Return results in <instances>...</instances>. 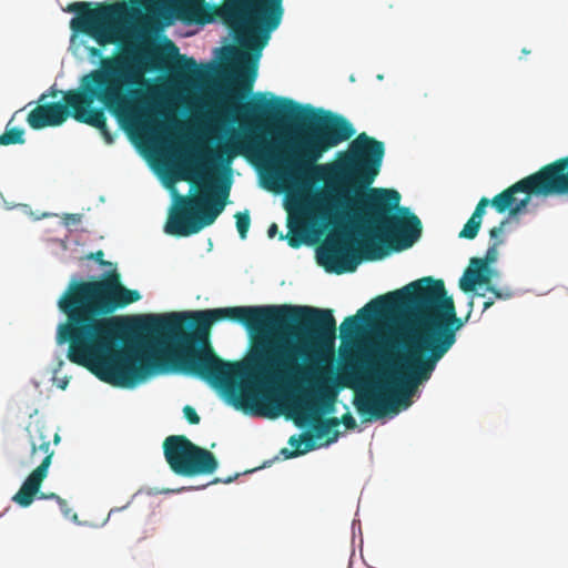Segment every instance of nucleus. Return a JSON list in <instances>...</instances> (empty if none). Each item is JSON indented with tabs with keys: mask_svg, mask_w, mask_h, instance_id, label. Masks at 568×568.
<instances>
[{
	"mask_svg": "<svg viewBox=\"0 0 568 568\" xmlns=\"http://www.w3.org/2000/svg\"><path fill=\"white\" fill-rule=\"evenodd\" d=\"M141 295L121 283L116 271L94 281H71L58 301L67 321L58 326L57 342L69 343L68 358L100 381L133 388L148 378L181 372L211 386L234 388L245 366L220 358L210 344L212 325L233 321L246 328L283 326L305 308L231 306L149 315L128 324L111 316Z\"/></svg>",
	"mask_w": 568,
	"mask_h": 568,
	"instance_id": "f257e3e1",
	"label": "nucleus"
},
{
	"mask_svg": "<svg viewBox=\"0 0 568 568\" xmlns=\"http://www.w3.org/2000/svg\"><path fill=\"white\" fill-rule=\"evenodd\" d=\"M235 110L257 122L294 121L301 124L298 139L293 146L277 150L263 134L244 132L220 145L213 160L230 163L235 156L244 155L273 161L283 179L302 191L294 203L300 217L315 216L334 225L344 220L354 221L363 229V239L358 243L361 251L354 248L346 233L329 236L318 248V263L327 272H354L362 258L382 260L389 252L409 248L420 237V220L408 207L399 205L400 194L396 190L371 189L354 197L335 189L308 193L314 183L324 178L325 166L316 162L325 152L355 134L352 123L343 115L311 105L302 106L286 98L267 101L263 93Z\"/></svg>",
	"mask_w": 568,
	"mask_h": 568,
	"instance_id": "f03ea898",
	"label": "nucleus"
},
{
	"mask_svg": "<svg viewBox=\"0 0 568 568\" xmlns=\"http://www.w3.org/2000/svg\"><path fill=\"white\" fill-rule=\"evenodd\" d=\"M406 313L412 321L403 341V351L390 362L381 356L382 368L364 358L351 359L349 364L363 363L369 373L378 377L375 390L355 398V407L363 416L382 418L387 413H398L399 406L410 405L417 387L430 379L437 363L456 343L457 332L465 321L457 316L453 297L447 295L443 280L430 276L410 282L368 302L357 315L346 317L339 326L342 337H354L361 331V318L390 316Z\"/></svg>",
	"mask_w": 568,
	"mask_h": 568,
	"instance_id": "7ed1b4c3",
	"label": "nucleus"
},
{
	"mask_svg": "<svg viewBox=\"0 0 568 568\" xmlns=\"http://www.w3.org/2000/svg\"><path fill=\"white\" fill-rule=\"evenodd\" d=\"M285 307L306 308L294 313L283 326L248 328L253 332L243 376L234 378V388L213 386L230 397L244 393L254 384L262 388H271L275 383L291 379L305 369L303 363L315 361L308 366L313 372L312 390L294 403L298 415V426L308 425L317 438H326L329 445L339 437L337 427L339 418H322V414H332L335 409L338 390L352 387L354 383L364 381L369 373L363 363L349 364L336 376L331 367L333 348L336 339V321L329 308L311 306L284 305Z\"/></svg>",
	"mask_w": 568,
	"mask_h": 568,
	"instance_id": "20e7f679",
	"label": "nucleus"
},
{
	"mask_svg": "<svg viewBox=\"0 0 568 568\" xmlns=\"http://www.w3.org/2000/svg\"><path fill=\"white\" fill-rule=\"evenodd\" d=\"M146 54L135 45H128L120 55L102 58L100 68L82 77L80 89L69 90L61 102L41 103L31 110L27 122L33 130L59 126L71 115L75 121L100 131L106 143L113 138L106 125L104 109L92 108L99 101L122 124L141 136L158 132V114L143 84Z\"/></svg>",
	"mask_w": 568,
	"mask_h": 568,
	"instance_id": "39448f33",
	"label": "nucleus"
},
{
	"mask_svg": "<svg viewBox=\"0 0 568 568\" xmlns=\"http://www.w3.org/2000/svg\"><path fill=\"white\" fill-rule=\"evenodd\" d=\"M174 11L187 23L205 24L219 16L239 43L257 57L284 13L283 0H179Z\"/></svg>",
	"mask_w": 568,
	"mask_h": 568,
	"instance_id": "423d86ee",
	"label": "nucleus"
},
{
	"mask_svg": "<svg viewBox=\"0 0 568 568\" xmlns=\"http://www.w3.org/2000/svg\"><path fill=\"white\" fill-rule=\"evenodd\" d=\"M203 179V190L194 196H179L178 207L170 215L165 232L170 235L186 237L199 233L213 224L226 206L231 183L223 182L213 189L211 176L193 170Z\"/></svg>",
	"mask_w": 568,
	"mask_h": 568,
	"instance_id": "0eeeda50",
	"label": "nucleus"
},
{
	"mask_svg": "<svg viewBox=\"0 0 568 568\" xmlns=\"http://www.w3.org/2000/svg\"><path fill=\"white\" fill-rule=\"evenodd\" d=\"M568 194V155L542 166L537 172L519 180L490 200L498 213L516 215L529 203L530 195Z\"/></svg>",
	"mask_w": 568,
	"mask_h": 568,
	"instance_id": "6e6552de",
	"label": "nucleus"
},
{
	"mask_svg": "<svg viewBox=\"0 0 568 568\" xmlns=\"http://www.w3.org/2000/svg\"><path fill=\"white\" fill-rule=\"evenodd\" d=\"M91 2H72L67 11L74 12L70 21V29L74 34H85L92 38L100 47L122 42L128 7L124 2L98 3L95 8Z\"/></svg>",
	"mask_w": 568,
	"mask_h": 568,
	"instance_id": "1a4fd4ad",
	"label": "nucleus"
},
{
	"mask_svg": "<svg viewBox=\"0 0 568 568\" xmlns=\"http://www.w3.org/2000/svg\"><path fill=\"white\" fill-rule=\"evenodd\" d=\"M385 145L365 132L359 133L349 144L338 162L343 178L352 185L369 186L379 174Z\"/></svg>",
	"mask_w": 568,
	"mask_h": 568,
	"instance_id": "9d476101",
	"label": "nucleus"
},
{
	"mask_svg": "<svg viewBox=\"0 0 568 568\" xmlns=\"http://www.w3.org/2000/svg\"><path fill=\"white\" fill-rule=\"evenodd\" d=\"M29 443L31 446L30 463L40 464L29 474L12 500L21 507H29L37 497L41 484L47 478L54 452L51 449V436L55 445L60 442L58 433H52L51 427L37 419L27 426Z\"/></svg>",
	"mask_w": 568,
	"mask_h": 568,
	"instance_id": "9b49d317",
	"label": "nucleus"
},
{
	"mask_svg": "<svg viewBox=\"0 0 568 568\" xmlns=\"http://www.w3.org/2000/svg\"><path fill=\"white\" fill-rule=\"evenodd\" d=\"M163 453L172 471L180 476L213 474L219 466L213 453L192 443L184 435H171L163 442Z\"/></svg>",
	"mask_w": 568,
	"mask_h": 568,
	"instance_id": "f8f14e48",
	"label": "nucleus"
},
{
	"mask_svg": "<svg viewBox=\"0 0 568 568\" xmlns=\"http://www.w3.org/2000/svg\"><path fill=\"white\" fill-rule=\"evenodd\" d=\"M491 275L479 265H470L465 270L464 275L459 280V287L465 293L473 292L477 285H485L486 291L490 292L497 300H509L514 296V292L506 287L499 290L491 285Z\"/></svg>",
	"mask_w": 568,
	"mask_h": 568,
	"instance_id": "ddd939ff",
	"label": "nucleus"
},
{
	"mask_svg": "<svg viewBox=\"0 0 568 568\" xmlns=\"http://www.w3.org/2000/svg\"><path fill=\"white\" fill-rule=\"evenodd\" d=\"M225 60L241 69L240 73V87L244 92H250L253 87V82L256 78L257 67L256 63H251L250 57L246 52L241 51L234 47L225 49Z\"/></svg>",
	"mask_w": 568,
	"mask_h": 568,
	"instance_id": "4468645a",
	"label": "nucleus"
},
{
	"mask_svg": "<svg viewBox=\"0 0 568 568\" xmlns=\"http://www.w3.org/2000/svg\"><path fill=\"white\" fill-rule=\"evenodd\" d=\"M288 444L295 449L288 450L287 448H283L281 453L284 454L286 458H292L306 454L316 447L314 443V436L310 434H304L301 436H291L288 439Z\"/></svg>",
	"mask_w": 568,
	"mask_h": 568,
	"instance_id": "2eb2a0df",
	"label": "nucleus"
},
{
	"mask_svg": "<svg viewBox=\"0 0 568 568\" xmlns=\"http://www.w3.org/2000/svg\"><path fill=\"white\" fill-rule=\"evenodd\" d=\"M503 243V241H494L486 251L484 257H471L470 265H479L481 268L487 271L490 275L493 274V270L490 268V264L495 263L498 257V246Z\"/></svg>",
	"mask_w": 568,
	"mask_h": 568,
	"instance_id": "dca6fc26",
	"label": "nucleus"
},
{
	"mask_svg": "<svg viewBox=\"0 0 568 568\" xmlns=\"http://www.w3.org/2000/svg\"><path fill=\"white\" fill-rule=\"evenodd\" d=\"M288 233L284 235H280L281 240L286 239L288 245L293 248H298L305 242V230L303 226L297 225V222H294L291 217L288 219Z\"/></svg>",
	"mask_w": 568,
	"mask_h": 568,
	"instance_id": "f3484780",
	"label": "nucleus"
},
{
	"mask_svg": "<svg viewBox=\"0 0 568 568\" xmlns=\"http://www.w3.org/2000/svg\"><path fill=\"white\" fill-rule=\"evenodd\" d=\"M176 70L179 73L189 77H199L200 70L196 61L193 58L185 55H178Z\"/></svg>",
	"mask_w": 568,
	"mask_h": 568,
	"instance_id": "a211bd4d",
	"label": "nucleus"
},
{
	"mask_svg": "<svg viewBox=\"0 0 568 568\" xmlns=\"http://www.w3.org/2000/svg\"><path fill=\"white\" fill-rule=\"evenodd\" d=\"M24 130L21 128L8 129L0 135V145L22 144L24 142Z\"/></svg>",
	"mask_w": 568,
	"mask_h": 568,
	"instance_id": "6ab92c4d",
	"label": "nucleus"
},
{
	"mask_svg": "<svg viewBox=\"0 0 568 568\" xmlns=\"http://www.w3.org/2000/svg\"><path fill=\"white\" fill-rule=\"evenodd\" d=\"M481 222L470 216L463 230L459 232V237L473 240L477 236Z\"/></svg>",
	"mask_w": 568,
	"mask_h": 568,
	"instance_id": "aec40b11",
	"label": "nucleus"
},
{
	"mask_svg": "<svg viewBox=\"0 0 568 568\" xmlns=\"http://www.w3.org/2000/svg\"><path fill=\"white\" fill-rule=\"evenodd\" d=\"M234 217L236 220V229L241 239H246L251 224L248 211L246 210L244 212H237Z\"/></svg>",
	"mask_w": 568,
	"mask_h": 568,
	"instance_id": "412c9836",
	"label": "nucleus"
},
{
	"mask_svg": "<svg viewBox=\"0 0 568 568\" xmlns=\"http://www.w3.org/2000/svg\"><path fill=\"white\" fill-rule=\"evenodd\" d=\"M490 204V200L487 197H481L479 202L477 203L475 211L473 212L471 216L475 217L478 221H483V216L485 214L486 207Z\"/></svg>",
	"mask_w": 568,
	"mask_h": 568,
	"instance_id": "4be33fe9",
	"label": "nucleus"
},
{
	"mask_svg": "<svg viewBox=\"0 0 568 568\" xmlns=\"http://www.w3.org/2000/svg\"><path fill=\"white\" fill-rule=\"evenodd\" d=\"M183 414L186 420L192 424L196 425L200 423V416L197 415L196 410L192 406H184Z\"/></svg>",
	"mask_w": 568,
	"mask_h": 568,
	"instance_id": "5701e85b",
	"label": "nucleus"
},
{
	"mask_svg": "<svg viewBox=\"0 0 568 568\" xmlns=\"http://www.w3.org/2000/svg\"><path fill=\"white\" fill-rule=\"evenodd\" d=\"M58 505H59V507H60V510L62 511V514H63L65 517H72V519H73L74 521H77V520H78V515H77V514H72V515H71L72 509L69 507L68 501H67L65 499L60 498V499L58 500Z\"/></svg>",
	"mask_w": 568,
	"mask_h": 568,
	"instance_id": "b1692460",
	"label": "nucleus"
},
{
	"mask_svg": "<svg viewBox=\"0 0 568 568\" xmlns=\"http://www.w3.org/2000/svg\"><path fill=\"white\" fill-rule=\"evenodd\" d=\"M507 221L504 220L499 223L498 226H495L493 229H490L489 231V235H490V239L494 241H503L500 237L503 231H504V226L506 225Z\"/></svg>",
	"mask_w": 568,
	"mask_h": 568,
	"instance_id": "393cba45",
	"label": "nucleus"
},
{
	"mask_svg": "<svg viewBox=\"0 0 568 568\" xmlns=\"http://www.w3.org/2000/svg\"><path fill=\"white\" fill-rule=\"evenodd\" d=\"M339 420L347 429H354L357 425L351 413H345Z\"/></svg>",
	"mask_w": 568,
	"mask_h": 568,
	"instance_id": "a878e982",
	"label": "nucleus"
},
{
	"mask_svg": "<svg viewBox=\"0 0 568 568\" xmlns=\"http://www.w3.org/2000/svg\"><path fill=\"white\" fill-rule=\"evenodd\" d=\"M103 256H104L103 251L99 250V251H97L95 253H91V254L88 256V258L97 261V262H98L100 265H102V266L110 265V263H109V262L104 261Z\"/></svg>",
	"mask_w": 568,
	"mask_h": 568,
	"instance_id": "bb28decb",
	"label": "nucleus"
},
{
	"mask_svg": "<svg viewBox=\"0 0 568 568\" xmlns=\"http://www.w3.org/2000/svg\"><path fill=\"white\" fill-rule=\"evenodd\" d=\"M63 220L65 225L79 224L81 222V214H65Z\"/></svg>",
	"mask_w": 568,
	"mask_h": 568,
	"instance_id": "cd10ccee",
	"label": "nucleus"
},
{
	"mask_svg": "<svg viewBox=\"0 0 568 568\" xmlns=\"http://www.w3.org/2000/svg\"><path fill=\"white\" fill-rule=\"evenodd\" d=\"M38 498H40V499H54L58 503V500L61 497L58 496L55 493H50V494L40 493Z\"/></svg>",
	"mask_w": 568,
	"mask_h": 568,
	"instance_id": "c85d7f7f",
	"label": "nucleus"
},
{
	"mask_svg": "<svg viewBox=\"0 0 568 568\" xmlns=\"http://www.w3.org/2000/svg\"><path fill=\"white\" fill-rule=\"evenodd\" d=\"M278 231L277 224L272 223L267 230V234L270 237H274Z\"/></svg>",
	"mask_w": 568,
	"mask_h": 568,
	"instance_id": "c756f323",
	"label": "nucleus"
},
{
	"mask_svg": "<svg viewBox=\"0 0 568 568\" xmlns=\"http://www.w3.org/2000/svg\"><path fill=\"white\" fill-rule=\"evenodd\" d=\"M89 55L92 58L101 57V50L99 48L91 47L88 49Z\"/></svg>",
	"mask_w": 568,
	"mask_h": 568,
	"instance_id": "7c9ffc66",
	"label": "nucleus"
},
{
	"mask_svg": "<svg viewBox=\"0 0 568 568\" xmlns=\"http://www.w3.org/2000/svg\"><path fill=\"white\" fill-rule=\"evenodd\" d=\"M239 475L236 474L234 477H227L225 479H221V478H216L214 479L213 483H224V484H230L233 481L234 478H236Z\"/></svg>",
	"mask_w": 568,
	"mask_h": 568,
	"instance_id": "2f4dec72",
	"label": "nucleus"
},
{
	"mask_svg": "<svg viewBox=\"0 0 568 568\" xmlns=\"http://www.w3.org/2000/svg\"><path fill=\"white\" fill-rule=\"evenodd\" d=\"M495 303V301L493 298H488L484 302L483 304V308L484 311L488 310L493 304Z\"/></svg>",
	"mask_w": 568,
	"mask_h": 568,
	"instance_id": "473e14b6",
	"label": "nucleus"
},
{
	"mask_svg": "<svg viewBox=\"0 0 568 568\" xmlns=\"http://www.w3.org/2000/svg\"><path fill=\"white\" fill-rule=\"evenodd\" d=\"M45 98H47V94H45V93H43V94L40 97L39 102H43V101L45 100Z\"/></svg>",
	"mask_w": 568,
	"mask_h": 568,
	"instance_id": "72a5a7b5",
	"label": "nucleus"
},
{
	"mask_svg": "<svg viewBox=\"0 0 568 568\" xmlns=\"http://www.w3.org/2000/svg\"><path fill=\"white\" fill-rule=\"evenodd\" d=\"M521 52H523V54H528V53H530V51H529V50H527V49H523V51H521Z\"/></svg>",
	"mask_w": 568,
	"mask_h": 568,
	"instance_id": "f704fd0d",
	"label": "nucleus"
},
{
	"mask_svg": "<svg viewBox=\"0 0 568 568\" xmlns=\"http://www.w3.org/2000/svg\"><path fill=\"white\" fill-rule=\"evenodd\" d=\"M135 0H131V2H134Z\"/></svg>",
	"mask_w": 568,
	"mask_h": 568,
	"instance_id": "c9c22d12",
	"label": "nucleus"
}]
</instances>
